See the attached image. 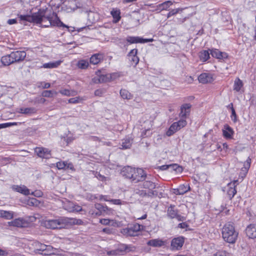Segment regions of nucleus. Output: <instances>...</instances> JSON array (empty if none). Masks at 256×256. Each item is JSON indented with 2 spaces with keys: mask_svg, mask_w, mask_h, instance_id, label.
<instances>
[{
  "mask_svg": "<svg viewBox=\"0 0 256 256\" xmlns=\"http://www.w3.org/2000/svg\"><path fill=\"white\" fill-rule=\"evenodd\" d=\"M8 254V252L6 250L0 248V256H6Z\"/></svg>",
  "mask_w": 256,
  "mask_h": 256,
  "instance_id": "60",
  "label": "nucleus"
},
{
  "mask_svg": "<svg viewBox=\"0 0 256 256\" xmlns=\"http://www.w3.org/2000/svg\"><path fill=\"white\" fill-rule=\"evenodd\" d=\"M76 66L79 68L86 69L88 68L89 63L87 60H81L78 62Z\"/></svg>",
  "mask_w": 256,
  "mask_h": 256,
  "instance_id": "38",
  "label": "nucleus"
},
{
  "mask_svg": "<svg viewBox=\"0 0 256 256\" xmlns=\"http://www.w3.org/2000/svg\"><path fill=\"white\" fill-rule=\"evenodd\" d=\"M210 54L212 56L218 59L226 58L228 56L226 53L221 52L218 49H212L210 50Z\"/></svg>",
  "mask_w": 256,
  "mask_h": 256,
  "instance_id": "22",
  "label": "nucleus"
},
{
  "mask_svg": "<svg viewBox=\"0 0 256 256\" xmlns=\"http://www.w3.org/2000/svg\"><path fill=\"white\" fill-rule=\"evenodd\" d=\"M230 188L227 192V194L229 196L230 199H232L236 193V190L234 188H232L230 186L231 184H229Z\"/></svg>",
  "mask_w": 256,
  "mask_h": 256,
  "instance_id": "42",
  "label": "nucleus"
},
{
  "mask_svg": "<svg viewBox=\"0 0 256 256\" xmlns=\"http://www.w3.org/2000/svg\"><path fill=\"white\" fill-rule=\"evenodd\" d=\"M190 189V187L187 188L184 185H181L176 190V193L177 194H183L186 192Z\"/></svg>",
  "mask_w": 256,
  "mask_h": 256,
  "instance_id": "41",
  "label": "nucleus"
},
{
  "mask_svg": "<svg viewBox=\"0 0 256 256\" xmlns=\"http://www.w3.org/2000/svg\"><path fill=\"white\" fill-rule=\"evenodd\" d=\"M238 236V232L235 230L232 224H226L222 230V236L224 240L227 242L234 244L236 242Z\"/></svg>",
  "mask_w": 256,
  "mask_h": 256,
  "instance_id": "3",
  "label": "nucleus"
},
{
  "mask_svg": "<svg viewBox=\"0 0 256 256\" xmlns=\"http://www.w3.org/2000/svg\"><path fill=\"white\" fill-rule=\"evenodd\" d=\"M142 186L144 188L148 189V192H158L156 190H154L159 188L158 184L150 180L144 181Z\"/></svg>",
  "mask_w": 256,
  "mask_h": 256,
  "instance_id": "13",
  "label": "nucleus"
},
{
  "mask_svg": "<svg viewBox=\"0 0 256 256\" xmlns=\"http://www.w3.org/2000/svg\"><path fill=\"white\" fill-rule=\"evenodd\" d=\"M124 250L126 252H128L130 251H132L133 250L134 247H132L130 246L125 245V246H124Z\"/></svg>",
  "mask_w": 256,
  "mask_h": 256,
  "instance_id": "57",
  "label": "nucleus"
},
{
  "mask_svg": "<svg viewBox=\"0 0 256 256\" xmlns=\"http://www.w3.org/2000/svg\"><path fill=\"white\" fill-rule=\"evenodd\" d=\"M65 169H70L72 170H74L72 164L70 162L68 163L67 162H66V166Z\"/></svg>",
  "mask_w": 256,
  "mask_h": 256,
  "instance_id": "54",
  "label": "nucleus"
},
{
  "mask_svg": "<svg viewBox=\"0 0 256 256\" xmlns=\"http://www.w3.org/2000/svg\"><path fill=\"white\" fill-rule=\"evenodd\" d=\"M62 207L70 212H78L82 210L81 206L66 199L62 201Z\"/></svg>",
  "mask_w": 256,
  "mask_h": 256,
  "instance_id": "6",
  "label": "nucleus"
},
{
  "mask_svg": "<svg viewBox=\"0 0 256 256\" xmlns=\"http://www.w3.org/2000/svg\"><path fill=\"white\" fill-rule=\"evenodd\" d=\"M0 125L2 126V128H6L11 126V124H10V122L2 124H0Z\"/></svg>",
  "mask_w": 256,
  "mask_h": 256,
  "instance_id": "62",
  "label": "nucleus"
},
{
  "mask_svg": "<svg viewBox=\"0 0 256 256\" xmlns=\"http://www.w3.org/2000/svg\"><path fill=\"white\" fill-rule=\"evenodd\" d=\"M113 204L120 205L124 204V202H122L119 199H112L110 200Z\"/></svg>",
  "mask_w": 256,
  "mask_h": 256,
  "instance_id": "50",
  "label": "nucleus"
},
{
  "mask_svg": "<svg viewBox=\"0 0 256 256\" xmlns=\"http://www.w3.org/2000/svg\"><path fill=\"white\" fill-rule=\"evenodd\" d=\"M232 128L228 124H225L222 129V134L226 138H231L234 134Z\"/></svg>",
  "mask_w": 256,
  "mask_h": 256,
  "instance_id": "23",
  "label": "nucleus"
},
{
  "mask_svg": "<svg viewBox=\"0 0 256 256\" xmlns=\"http://www.w3.org/2000/svg\"><path fill=\"white\" fill-rule=\"evenodd\" d=\"M34 252L37 254L48 256L54 252L53 248L50 245L42 244L38 241L34 242L32 244Z\"/></svg>",
  "mask_w": 256,
  "mask_h": 256,
  "instance_id": "5",
  "label": "nucleus"
},
{
  "mask_svg": "<svg viewBox=\"0 0 256 256\" xmlns=\"http://www.w3.org/2000/svg\"><path fill=\"white\" fill-rule=\"evenodd\" d=\"M83 222L80 219L65 218L58 220H51L44 222L45 226L48 228L56 229L63 227L64 224L82 225Z\"/></svg>",
  "mask_w": 256,
  "mask_h": 256,
  "instance_id": "2",
  "label": "nucleus"
},
{
  "mask_svg": "<svg viewBox=\"0 0 256 256\" xmlns=\"http://www.w3.org/2000/svg\"><path fill=\"white\" fill-rule=\"evenodd\" d=\"M147 244L153 247H160L164 245V242L160 239H153L148 240Z\"/></svg>",
  "mask_w": 256,
  "mask_h": 256,
  "instance_id": "26",
  "label": "nucleus"
},
{
  "mask_svg": "<svg viewBox=\"0 0 256 256\" xmlns=\"http://www.w3.org/2000/svg\"><path fill=\"white\" fill-rule=\"evenodd\" d=\"M110 14L112 16L114 20V22L116 23L118 22L120 19V11L116 9H112V10L110 12Z\"/></svg>",
  "mask_w": 256,
  "mask_h": 256,
  "instance_id": "34",
  "label": "nucleus"
},
{
  "mask_svg": "<svg viewBox=\"0 0 256 256\" xmlns=\"http://www.w3.org/2000/svg\"><path fill=\"white\" fill-rule=\"evenodd\" d=\"M46 10L40 9L37 12L32 14V15H20L18 18L21 20L27 21L36 24H41L44 22L45 20L48 21V24H42L43 27H48L51 26H57L58 27L68 26L63 24L56 13L53 12L52 15H46Z\"/></svg>",
  "mask_w": 256,
  "mask_h": 256,
  "instance_id": "1",
  "label": "nucleus"
},
{
  "mask_svg": "<svg viewBox=\"0 0 256 256\" xmlns=\"http://www.w3.org/2000/svg\"><path fill=\"white\" fill-rule=\"evenodd\" d=\"M134 194L142 198L146 196L148 198H153L156 196L160 197V196H162V192H160V194H158V192H146V190H140L138 188L134 190Z\"/></svg>",
  "mask_w": 256,
  "mask_h": 256,
  "instance_id": "8",
  "label": "nucleus"
},
{
  "mask_svg": "<svg viewBox=\"0 0 256 256\" xmlns=\"http://www.w3.org/2000/svg\"><path fill=\"white\" fill-rule=\"evenodd\" d=\"M246 234L250 238H256V224H250L246 229Z\"/></svg>",
  "mask_w": 256,
  "mask_h": 256,
  "instance_id": "16",
  "label": "nucleus"
},
{
  "mask_svg": "<svg viewBox=\"0 0 256 256\" xmlns=\"http://www.w3.org/2000/svg\"><path fill=\"white\" fill-rule=\"evenodd\" d=\"M80 99V98L79 97L71 98L69 99L68 102L70 103V104H76L79 102Z\"/></svg>",
  "mask_w": 256,
  "mask_h": 256,
  "instance_id": "52",
  "label": "nucleus"
},
{
  "mask_svg": "<svg viewBox=\"0 0 256 256\" xmlns=\"http://www.w3.org/2000/svg\"><path fill=\"white\" fill-rule=\"evenodd\" d=\"M178 211L175 208L174 206L171 205L168 208L167 210L168 216L171 218H176L178 221H183L185 220L184 217L178 214Z\"/></svg>",
  "mask_w": 256,
  "mask_h": 256,
  "instance_id": "7",
  "label": "nucleus"
},
{
  "mask_svg": "<svg viewBox=\"0 0 256 256\" xmlns=\"http://www.w3.org/2000/svg\"><path fill=\"white\" fill-rule=\"evenodd\" d=\"M111 77L108 74H98L96 78H94V82L96 83H102L109 82Z\"/></svg>",
  "mask_w": 256,
  "mask_h": 256,
  "instance_id": "24",
  "label": "nucleus"
},
{
  "mask_svg": "<svg viewBox=\"0 0 256 256\" xmlns=\"http://www.w3.org/2000/svg\"><path fill=\"white\" fill-rule=\"evenodd\" d=\"M180 9L176 8V9H173L172 10H170L167 15V18H170L171 16H174L176 14L179 12Z\"/></svg>",
  "mask_w": 256,
  "mask_h": 256,
  "instance_id": "49",
  "label": "nucleus"
},
{
  "mask_svg": "<svg viewBox=\"0 0 256 256\" xmlns=\"http://www.w3.org/2000/svg\"><path fill=\"white\" fill-rule=\"evenodd\" d=\"M12 188L13 190L21 193L25 196H28L30 194V190L24 185H13L12 186Z\"/></svg>",
  "mask_w": 256,
  "mask_h": 256,
  "instance_id": "17",
  "label": "nucleus"
},
{
  "mask_svg": "<svg viewBox=\"0 0 256 256\" xmlns=\"http://www.w3.org/2000/svg\"><path fill=\"white\" fill-rule=\"evenodd\" d=\"M242 82L238 78H236L234 82V90L236 92H239L242 86Z\"/></svg>",
  "mask_w": 256,
  "mask_h": 256,
  "instance_id": "39",
  "label": "nucleus"
},
{
  "mask_svg": "<svg viewBox=\"0 0 256 256\" xmlns=\"http://www.w3.org/2000/svg\"><path fill=\"white\" fill-rule=\"evenodd\" d=\"M178 130H180L178 128V124H176V122H174L170 126L168 130L166 132V134L168 136H170L174 134L176 132H177Z\"/></svg>",
  "mask_w": 256,
  "mask_h": 256,
  "instance_id": "32",
  "label": "nucleus"
},
{
  "mask_svg": "<svg viewBox=\"0 0 256 256\" xmlns=\"http://www.w3.org/2000/svg\"><path fill=\"white\" fill-rule=\"evenodd\" d=\"M199 57L202 62H206L210 58V53L208 50H202L200 52Z\"/></svg>",
  "mask_w": 256,
  "mask_h": 256,
  "instance_id": "35",
  "label": "nucleus"
},
{
  "mask_svg": "<svg viewBox=\"0 0 256 256\" xmlns=\"http://www.w3.org/2000/svg\"><path fill=\"white\" fill-rule=\"evenodd\" d=\"M103 59V54H93L90 58V63L96 64Z\"/></svg>",
  "mask_w": 256,
  "mask_h": 256,
  "instance_id": "25",
  "label": "nucleus"
},
{
  "mask_svg": "<svg viewBox=\"0 0 256 256\" xmlns=\"http://www.w3.org/2000/svg\"><path fill=\"white\" fill-rule=\"evenodd\" d=\"M230 105L232 106V118L234 121H236V114L235 110L232 106V104H231Z\"/></svg>",
  "mask_w": 256,
  "mask_h": 256,
  "instance_id": "53",
  "label": "nucleus"
},
{
  "mask_svg": "<svg viewBox=\"0 0 256 256\" xmlns=\"http://www.w3.org/2000/svg\"><path fill=\"white\" fill-rule=\"evenodd\" d=\"M184 243L183 237H178L174 238L171 242V247L172 250H178L181 248Z\"/></svg>",
  "mask_w": 256,
  "mask_h": 256,
  "instance_id": "14",
  "label": "nucleus"
},
{
  "mask_svg": "<svg viewBox=\"0 0 256 256\" xmlns=\"http://www.w3.org/2000/svg\"><path fill=\"white\" fill-rule=\"evenodd\" d=\"M159 168L162 170H166L169 168L168 164L162 165L159 166Z\"/></svg>",
  "mask_w": 256,
  "mask_h": 256,
  "instance_id": "58",
  "label": "nucleus"
},
{
  "mask_svg": "<svg viewBox=\"0 0 256 256\" xmlns=\"http://www.w3.org/2000/svg\"><path fill=\"white\" fill-rule=\"evenodd\" d=\"M53 92L52 90H44L42 93V96L44 97L50 98L52 96Z\"/></svg>",
  "mask_w": 256,
  "mask_h": 256,
  "instance_id": "48",
  "label": "nucleus"
},
{
  "mask_svg": "<svg viewBox=\"0 0 256 256\" xmlns=\"http://www.w3.org/2000/svg\"><path fill=\"white\" fill-rule=\"evenodd\" d=\"M107 198H108V196H106L101 195L100 196V200H103L104 201H109V200H108Z\"/></svg>",
  "mask_w": 256,
  "mask_h": 256,
  "instance_id": "64",
  "label": "nucleus"
},
{
  "mask_svg": "<svg viewBox=\"0 0 256 256\" xmlns=\"http://www.w3.org/2000/svg\"><path fill=\"white\" fill-rule=\"evenodd\" d=\"M198 80L202 84L211 82L213 80L212 75L208 73H202L200 74L198 78Z\"/></svg>",
  "mask_w": 256,
  "mask_h": 256,
  "instance_id": "20",
  "label": "nucleus"
},
{
  "mask_svg": "<svg viewBox=\"0 0 256 256\" xmlns=\"http://www.w3.org/2000/svg\"><path fill=\"white\" fill-rule=\"evenodd\" d=\"M37 156L43 158H48L50 156V151L46 148L37 147L34 149Z\"/></svg>",
  "mask_w": 256,
  "mask_h": 256,
  "instance_id": "11",
  "label": "nucleus"
},
{
  "mask_svg": "<svg viewBox=\"0 0 256 256\" xmlns=\"http://www.w3.org/2000/svg\"><path fill=\"white\" fill-rule=\"evenodd\" d=\"M143 228V226L136 223L128 225L126 228L120 230V232L124 236H138V232Z\"/></svg>",
  "mask_w": 256,
  "mask_h": 256,
  "instance_id": "4",
  "label": "nucleus"
},
{
  "mask_svg": "<svg viewBox=\"0 0 256 256\" xmlns=\"http://www.w3.org/2000/svg\"><path fill=\"white\" fill-rule=\"evenodd\" d=\"M100 222L104 225L114 226V220H110L107 218H102L100 220Z\"/></svg>",
  "mask_w": 256,
  "mask_h": 256,
  "instance_id": "43",
  "label": "nucleus"
},
{
  "mask_svg": "<svg viewBox=\"0 0 256 256\" xmlns=\"http://www.w3.org/2000/svg\"><path fill=\"white\" fill-rule=\"evenodd\" d=\"M132 139L130 138H126L122 140V142L121 144V146L120 148L121 149H128L130 148L132 146Z\"/></svg>",
  "mask_w": 256,
  "mask_h": 256,
  "instance_id": "31",
  "label": "nucleus"
},
{
  "mask_svg": "<svg viewBox=\"0 0 256 256\" xmlns=\"http://www.w3.org/2000/svg\"><path fill=\"white\" fill-rule=\"evenodd\" d=\"M18 112L22 114L30 115L36 112V110L34 108H22L18 111Z\"/></svg>",
  "mask_w": 256,
  "mask_h": 256,
  "instance_id": "29",
  "label": "nucleus"
},
{
  "mask_svg": "<svg viewBox=\"0 0 256 256\" xmlns=\"http://www.w3.org/2000/svg\"><path fill=\"white\" fill-rule=\"evenodd\" d=\"M190 107L191 105L188 104H184L181 106L180 116L182 118H186L189 115Z\"/></svg>",
  "mask_w": 256,
  "mask_h": 256,
  "instance_id": "19",
  "label": "nucleus"
},
{
  "mask_svg": "<svg viewBox=\"0 0 256 256\" xmlns=\"http://www.w3.org/2000/svg\"><path fill=\"white\" fill-rule=\"evenodd\" d=\"M175 122L178 124V126L179 130L185 126L187 124L186 121L184 118H182L178 122Z\"/></svg>",
  "mask_w": 256,
  "mask_h": 256,
  "instance_id": "45",
  "label": "nucleus"
},
{
  "mask_svg": "<svg viewBox=\"0 0 256 256\" xmlns=\"http://www.w3.org/2000/svg\"><path fill=\"white\" fill-rule=\"evenodd\" d=\"M146 176V174L142 168H134V172L133 173L132 180V181L141 182L145 180Z\"/></svg>",
  "mask_w": 256,
  "mask_h": 256,
  "instance_id": "9",
  "label": "nucleus"
},
{
  "mask_svg": "<svg viewBox=\"0 0 256 256\" xmlns=\"http://www.w3.org/2000/svg\"><path fill=\"white\" fill-rule=\"evenodd\" d=\"M120 94L124 99L130 100L132 98V95L126 90H120Z\"/></svg>",
  "mask_w": 256,
  "mask_h": 256,
  "instance_id": "36",
  "label": "nucleus"
},
{
  "mask_svg": "<svg viewBox=\"0 0 256 256\" xmlns=\"http://www.w3.org/2000/svg\"><path fill=\"white\" fill-rule=\"evenodd\" d=\"M138 50L136 48L132 49L128 53V58L132 62V64L136 66L139 62V58L137 56Z\"/></svg>",
  "mask_w": 256,
  "mask_h": 256,
  "instance_id": "15",
  "label": "nucleus"
},
{
  "mask_svg": "<svg viewBox=\"0 0 256 256\" xmlns=\"http://www.w3.org/2000/svg\"><path fill=\"white\" fill-rule=\"evenodd\" d=\"M27 222L26 220L22 218H16L8 222V224L10 226L22 228L24 227L27 225Z\"/></svg>",
  "mask_w": 256,
  "mask_h": 256,
  "instance_id": "21",
  "label": "nucleus"
},
{
  "mask_svg": "<svg viewBox=\"0 0 256 256\" xmlns=\"http://www.w3.org/2000/svg\"><path fill=\"white\" fill-rule=\"evenodd\" d=\"M8 24H13L16 23V19H10L7 22Z\"/></svg>",
  "mask_w": 256,
  "mask_h": 256,
  "instance_id": "59",
  "label": "nucleus"
},
{
  "mask_svg": "<svg viewBox=\"0 0 256 256\" xmlns=\"http://www.w3.org/2000/svg\"><path fill=\"white\" fill-rule=\"evenodd\" d=\"M126 41L130 44L134 43H146L148 42H152L154 41L152 38H143L139 36H128Z\"/></svg>",
  "mask_w": 256,
  "mask_h": 256,
  "instance_id": "12",
  "label": "nucleus"
},
{
  "mask_svg": "<svg viewBox=\"0 0 256 256\" xmlns=\"http://www.w3.org/2000/svg\"><path fill=\"white\" fill-rule=\"evenodd\" d=\"M250 159L248 160L244 164V167L242 168V172H240V175L242 176V178L246 176V174L250 168Z\"/></svg>",
  "mask_w": 256,
  "mask_h": 256,
  "instance_id": "33",
  "label": "nucleus"
},
{
  "mask_svg": "<svg viewBox=\"0 0 256 256\" xmlns=\"http://www.w3.org/2000/svg\"><path fill=\"white\" fill-rule=\"evenodd\" d=\"M213 256H226V254L223 252H219L214 254Z\"/></svg>",
  "mask_w": 256,
  "mask_h": 256,
  "instance_id": "61",
  "label": "nucleus"
},
{
  "mask_svg": "<svg viewBox=\"0 0 256 256\" xmlns=\"http://www.w3.org/2000/svg\"><path fill=\"white\" fill-rule=\"evenodd\" d=\"M26 56V52L24 51L12 52L10 54V58L13 63L22 61Z\"/></svg>",
  "mask_w": 256,
  "mask_h": 256,
  "instance_id": "10",
  "label": "nucleus"
},
{
  "mask_svg": "<svg viewBox=\"0 0 256 256\" xmlns=\"http://www.w3.org/2000/svg\"><path fill=\"white\" fill-rule=\"evenodd\" d=\"M168 166L169 168L174 171L180 172L182 170V168L176 164H168Z\"/></svg>",
  "mask_w": 256,
  "mask_h": 256,
  "instance_id": "46",
  "label": "nucleus"
},
{
  "mask_svg": "<svg viewBox=\"0 0 256 256\" xmlns=\"http://www.w3.org/2000/svg\"><path fill=\"white\" fill-rule=\"evenodd\" d=\"M14 217V212L11 211H6L0 210V218L6 220H10Z\"/></svg>",
  "mask_w": 256,
  "mask_h": 256,
  "instance_id": "30",
  "label": "nucleus"
},
{
  "mask_svg": "<svg viewBox=\"0 0 256 256\" xmlns=\"http://www.w3.org/2000/svg\"><path fill=\"white\" fill-rule=\"evenodd\" d=\"M172 4V2L170 0L166 1L157 6L156 10L160 12L163 10H168L170 6Z\"/></svg>",
  "mask_w": 256,
  "mask_h": 256,
  "instance_id": "27",
  "label": "nucleus"
},
{
  "mask_svg": "<svg viewBox=\"0 0 256 256\" xmlns=\"http://www.w3.org/2000/svg\"><path fill=\"white\" fill-rule=\"evenodd\" d=\"M102 231L108 234H110L112 233V230L109 228H104L102 230Z\"/></svg>",
  "mask_w": 256,
  "mask_h": 256,
  "instance_id": "63",
  "label": "nucleus"
},
{
  "mask_svg": "<svg viewBox=\"0 0 256 256\" xmlns=\"http://www.w3.org/2000/svg\"><path fill=\"white\" fill-rule=\"evenodd\" d=\"M62 62V60H57L44 64L42 67L45 68H53L58 67Z\"/></svg>",
  "mask_w": 256,
  "mask_h": 256,
  "instance_id": "28",
  "label": "nucleus"
},
{
  "mask_svg": "<svg viewBox=\"0 0 256 256\" xmlns=\"http://www.w3.org/2000/svg\"><path fill=\"white\" fill-rule=\"evenodd\" d=\"M66 161H60L56 162V166L59 170L65 169L66 166Z\"/></svg>",
  "mask_w": 256,
  "mask_h": 256,
  "instance_id": "47",
  "label": "nucleus"
},
{
  "mask_svg": "<svg viewBox=\"0 0 256 256\" xmlns=\"http://www.w3.org/2000/svg\"><path fill=\"white\" fill-rule=\"evenodd\" d=\"M151 134V133L150 132V130H146L143 131L142 132L141 136L142 138L147 137L148 136H150Z\"/></svg>",
  "mask_w": 256,
  "mask_h": 256,
  "instance_id": "51",
  "label": "nucleus"
},
{
  "mask_svg": "<svg viewBox=\"0 0 256 256\" xmlns=\"http://www.w3.org/2000/svg\"><path fill=\"white\" fill-rule=\"evenodd\" d=\"M12 59L11 58H10V54L2 56L1 58V62L4 66H9L13 63V62H12Z\"/></svg>",
  "mask_w": 256,
  "mask_h": 256,
  "instance_id": "37",
  "label": "nucleus"
},
{
  "mask_svg": "<svg viewBox=\"0 0 256 256\" xmlns=\"http://www.w3.org/2000/svg\"><path fill=\"white\" fill-rule=\"evenodd\" d=\"M95 208L98 210L96 213V215L100 216L102 212H105L107 209L106 207L100 204H94Z\"/></svg>",
  "mask_w": 256,
  "mask_h": 256,
  "instance_id": "40",
  "label": "nucleus"
},
{
  "mask_svg": "<svg viewBox=\"0 0 256 256\" xmlns=\"http://www.w3.org/2000/svg\"><path fill=\"white\" fill-rule=\"evenodd\" d=\"M30 194L35 196L40 197L42 196V193L40 191H35L34 192H32Z\"/></svg>",
  "mask_w": 256,
  "mask_h": 256,
  "instance_id": "55",
  "label": "nucleus"
},
{
  "mask_svg": "<svg viewBox=\"0 0 256 256\" xmlns=\"http://www.w3.org/2000/svg\"><path fill=\"white\" fill-rule=\"evenodd\" d=\"M60 92L64 96H74V91L70 90H69L67 89H64L60 90Z\"/></svg>",
  "mask_w": 256,
  "mask_h": 256,
  "instance_id": "44",
  "label": "nucleus"
},
{
  "mask_svg": "<svg viewBox=\"0 0 256 256\" xmlns=\"http://www.w3.org/2000/svg\"><path fill=\"white\" fill-rule=\"evenodd\" d=\"M134 172V168L130 166L124 167L121 171V174L122 176L131 180L132 177L133 173Z\"/></svg>",
  "mask_w": 256,
  "mask_h": 256,
  "instance_id": "18",
  "label": "nucleus"
},
{
  "mask_svg": "<svg viewBox=\"0 0 256 256\" xmlns=\"http://www.w3.org/2000/svg\"><path fill=\"white\" fill-rule=\"evenodd\" d=\"M188 226V224L186 222L180 223L178 225V226L181 228H187Z\"/></svg>",
  "mask_w": 256,
  "mask_h": 256,
  "instance_id": "56",
  "label": "nucleus"
}]
</instances>
